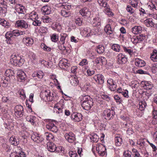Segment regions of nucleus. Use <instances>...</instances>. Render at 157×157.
Here are the masks:
<instances>
[{
	"label": "nucleus",
	"mask_w": 157,
	"mask_h": 157,
	"mask_svg": "<svg viewBox=\"0 0 157 157\" xmlns=\"http://www.w3.org/2000/svg\"><path fill=\"white\" fill-rule=\"evenodd\" d=\"M93 102L92 98L87 95L84 96L81 101V104L83 109L88 110L93 106Z\"/></svg>",
	"instance_id": "f257e3e1"
},
{
	"label": "nucleus",
	"mask_w": 157,
	"mask_h": 157,
	"mask_svg": "<svg viewBox=\"0 0 157 157\" xmlns=\"http://www.w3.org/2000/svg\"><path fill=\"white\" fill-rule=\"evenodd\" d=\"M10 62L14 66L20 67L24 63V60L17 55L12 54L11 56Z\"/></svg>",
	"instance_id": "f03ea898"
},
{
	"label": "nucleus",
	"mask_w": 157,
	"mask_h": 157,
	"mask_svg": "<svg viewBox=\"0 0 157 157\" xmlns=\"http://www.w3.org/2000/svg\"><path fill=\"white\" fill-rule=\"evenodd\" d=\"M54 94L53 93L51 94L49 90H45L41 92L40 94V96L48 101H52L54 99Z\"/></svg>",
	"instance_id": "7ed1b4c3"
},
{
	"label": "nucleus",
	"mask_w": 157,
	"mask_h": 157,
	"mask_svg": "<svg viewBox=\"0 0 157 157\" xmlns=\"http://www.w3.org/2000/svg\"><path fill=\"white\" fill-rule=\"evenodd\" d=\"M55 124L56 123L54 121L52 120L49 121L47 123L46 127L52 132H56L58 131V128Z\"/></svg>",
	"instance_id": "20e7f679"
},
{
	"label": "nucleus",
	"mask_w": 157,
	"mask_h": 157,
	"mask_svg": "<svg viewBox=\"0 0 157 157\" xmlns=\"http://www.w3.org/2000/svg\"><path fill=\"white\" fill-rule=\"evenodd\" d=\"M96 149L99 154L101 156H104L106 154V148L102 144H97L96 147Z\"/></svg>",
	"instance_id": "39448f33"
},
{
	"label": "nucleus",
	"mask_w": 157,
	"mask_h": 157,
	"mask_svg": "<svg viewBox=\"0 0 157 157\" xmlns=\"http://www.w3.org/2000/svg\"><path fill=\"white\" fill-rule=\"evenodd\" d=\"M103 113L105 118L108 120H109L113 118L115 114V112L113 110H110L109 109L105 110Z\"/></svg>",
	"instance_id": "423d86ee"
},
{
	"label": "nucleus",
	"mask_w": 157,
	"mask_h": 157,
	"mask_svg": "<svg viewBox=\"0 0 157 157\" xmlns=\"http://www.w3.org/2000/svg\"><path fill=\"white\" fill-rule=\"evenodd\" d=\"M14 151L11 152L10 157H25L24 152L18 149H14Z\"/></svg>",
	"instance_id": "0eeeda50"
},
{
	"label": "nucleus",
	"mask_w": 157,
	"mask_h": 157,
	"mask_svg": "<svg viewBox=\"0 0 157 157\" xmlns=\"http://www.w3.org/2000/svg\"><path fill=\"white\" fill-rule=\"evenodd\" d=\"M14 114L16 116L21 117L23 115V108L21 105L16 106L14 109Z\"/></svg>",
	"instance_id": "6e6552de"
},
{
	"label": "nucleus",
	"mask_w": 157,
	"mask_h": 157,
	"mask_svg": "<svg viewBox=\"0 0 157 157\" xmlns=\"http://www.w3.org/2000/svg\"><path fill=\"white\" fill-rule=\"evenodd\" d=\"M71 118L73 121L78 122L82 120V115L80 113L74 112L71 114Z\"/></svg>",
	"instance_id": "1a4fd4ad"
},
{
	"label": "nucleus",
	"mask_w": 157,
	"mask_h": 157,
	"mask_svg": "<svg viewBox=\"0 0 157 157\" xmlns=\"http://www.w3.org/2000/svg\"><path fill=\"white\" fill-rule=\"evenodd\" d=\"M107 82V85L109 90L112 91L115 90L117 87L116 82L111 78L108 79Z\"/></svg>",
	"instance_id": "9d476101"
},
{
	"label": "nucleus",
	"mask_w": 157,
	"mask_h": 157,
	"mask_svg": "<svg viewBox=\"0 0 157 157\" xmlns=\"http://www.w3.org/2000/svg\"><path fill=\"white\" fill-rule=\"evenodd\" d=\"M64 137L67 141L71 143H73L75 139L74 134L71 132L66 133Z\"/></svg>",
	"instance_id": "9b49d317"
},
{
	"label": "nucleus",
	"mask_w": 157,
	"mask_h": 157,
	"mask_svg": "<svg viewBox=\"0 0 157 157\" xmlns=\"http://www.w3.org/2000/svg\"><path fill=\"white\" fill-rule=\"evenodd\" d=\"M117 63L119 64L125 63L127 61V58L122 53L119 54L117 56Z\"/></svg>",
	"instance_id": "f8f14e48"
},
{
	"label": "nucleus",
	"mask_w": 157,
	"mask_h": 157,
	"mask_svg": "<svg viewBox=\"0 0 157 157\" xmlns=\"http://www.w3.org/2000/svg\"><path fill=\"white\" fill-rule=\"evenodd\" d=\"M23 43L28 47H30L33 44L34 41L31 37H25L23 39Z\"/></svg>",
	"instance_id": "ddd939ff"
},
{
	"label": "nucleus",
	"mask_w": 157,
	"mask_h": 157,
	"mask_svg": "<svg viewBox=\"0 0 157 157\" xmlns=\"http://www.w3.org/2000/svg\"><path fill=\"white\" fill-rule=\"evenodd\" d=\"M6 38V41L8 44H11L13 43V40L15 38L11 33V32H7L5 35Z\"/></svg>",
	"instance_id": "4468645a"
},
{
	"label": "nucleus",
	"mask_w": 157,
	"mask_h": 157,
	"mask_svg": "<svg viewBox=\"0 0 157 157\" xmlns=\"http://www.w3.org/2000/svg\"><path fill=\"white\" fill-rule=\"evenodd\" d=\"M96 82L99 84H102L104 82L103 76L101 74H97L93 77Z\"/></svg>",
	"instance_id": "2eb2a0df"
},
{
	"label": "nucleus",
	"mask_w": 157,
	"mask_h": 157,
	"mask_svg": "<svg viewBox=\"0 0 157 157\" xmlns=\"http://www.w3.org/2000/svg\"><path fill=\"white\" fill-rule=\"evenodd\" d=\"M31 138L34 142L37 143L42 142L44 140L43 137L41 136H39L36 133L32 134Z\"/></svg>",
	"instance_id": "dca6fc26"
},
{
	"label": "nucleus",
	"mask_w": 157,
	"mask_h": 157,
	"mask_svg": "<svg viewBox=\"0 0 157 157\" xmlns=\"http://www.w3.org/2000/svg\"><path fill=\"white\" fill-rule=\"evenodd\" d=\"M15 25L19 28L26 29L28 27V24L27 23L23 20L17 21Z\"/></svg>",
	"instance_id": "f3484780"
},
{
	"label": "nucleus",
	"mask_w": 157,
	"mask_h": 157,
	"mask_svg": "<svg viewBox=\"0 0 157 157\" xmlns=\"http://www.w3.org/2000/svg\"><path fill=\"white\" fill-rule=\"evenodd\" d=\"M26 75L25 72L22 70H19L17 73V78L18 81L22 82L24 81Z\"/></svg>",
	"instance_id": "a211bd4d"
},
{
	"label": "nucleus",
	"mask_w": 157,
	"mask_h": 157,
	"mask_svg": "<svg viewBox=\"0 0 157 157\" xmlns=\"http://www.w3.org/2000/svg\"><path fill=\"white\" fill-rule=\"evenodd\" d=\"M141 84L144 88L147 90L151 89L153 86V84L150 82L143 81Z\"/></svg>",
	"instance_id": "6ab92c4d"
},
{
	"label": "nucleus",
	"mask_w": 157,
	"mask_h": 157,
	"mask_svg": "<svg viewBox=\"0 0 157 157\" xmlns=\"http://www.w3.org/2000/svg\"><path fill=\"white\" fill-rule=\"evenodd\" d=\"M47 149L48 151L51 152H54L56 151L57 152V147L56 145L53 143L51 142H48L47 144Z\"/></svg>",
	"instance_id": "aec40b11"
},
{
	"label": "nucleus",
	"mask_w": 157,
	"mask_h": 157,
	"mask_svg": "<svg viewBox=\"0 0 157 157\" xmlns=\"http://www.w3.org/2000/svg\"><path fill=\"white\" fill-rule=\"evenodd\" d=\"M135 65L139 67H144L146 64V63L144 60L139 58L135 59Z\"/></svg>",
	"instance_id": "412c9836"
},
{
	"label": "nucleus",
	"mask_w": 157,
	"mask_h": 157,
	"mask_svg": "<svg viewBox=\"0 0 157 157\" xmlns=\"http://www.w3.org/2000/svg\"><path fill=\"white\" fill-rule=\"evenodd\" d=\"M131 31L134 34L140 33L142 31V28L140 26H135L132 28Z\"/></svg>",
	"instance_id": "4be33fe9"
},
{
	"label": "nucleus",
	"mask_w": 157,
	"mask_h": 157,
	"mask_svg": "<svg viewBox=\"0 0 157 157\" xmlns=\"http://www.w3.org/2000/svg\"><path fill=\"white\" fill-rule=\"evenodd\" d=\"M107 0H98V2L99 4V5L104 8H102L104 10H106V9H110V8L109 7V6L107 5L106 2V1Z\"/></svg>",
	"instance_id": "5701e85b"
},
{
	"label": "nucleus",
	"mask_w": 157,
	"mask_h": 157,
	"mask_svg": "<svg viewBox=\"0 0 157 157\" xmlns=\"http://www.w3.org/2000/svg\"><path fill=\"white\" fill-rule=\"evenodd\" d=\"M70 81L71 85L73 86H77L79 83L78 78L74 76L71 77L70 78Z\"/></svg>",
	"instance_id": "b1692460"
},
{
	"label": "nucleus",
	"mask_w": 157,
	"mask_h": 157,
	"mask_svg": "<svg viewBox=\"0 0 157 157\" xmlns=\"http://www.w3.org/2000/svg\"><path fill=\"white\" fill-rule=\"evenodd\" d=\"M144 23L147 27H153L155 25V23L153 21V19L151 18L147 19L144 21Z\"/></svg>",
	"instance_id": "393cba45"
},
{
	"label": "nucleus",
	"mask_w": 157,
	"mask_h": 157,
	"mask_svg": "<svg viewBox=\"0 0 157 157\" xmlns=\"http://www.w3.org/2000/svg\"><path fill=\"white\" fill-rule=\"evenodd\" d=\"M0 24L6 28H8L10 27V24L4 19L0 18Z\"/></svg>",
	"instance_id": "a878e982"
},
{
	"label": "nucleus",
	"mask_w": 157,
	"mask_h": 157,
	"mask_svg": "<svg viewBox=\"0 0 157 157\" xmlns=\"http://www.w3.org/2000/svg\"><path fill=\"white\" fill-rule=\"evenodd\" d=\"M112 27L109 25V24H107L105 26L104 29L105 31L107 34H111L113 33V30Z\"/></svg>",
	"instance_id": "bb28decb"
},
{
	"label": "nucleus",
	"mask_w": 157,
	"mask_h": 157,
	"mask_svg": "<svg viewBox=\"0 0 157 157\" xmlns=\"http://www.w3.org/2000/svg\"><path fill=\"white\" fill-rule=\"evenodd\" d=\"M9 141L11 144L14 146L17 145L19 143V140L13 136H12L9 139Z\"/></svg>",
	"instance_id": "cd10ccee"
},
{
	"label": "nucleus",
	"mask_w": 157,
	"mask_h": 157,
	"mask_svg": "<svg viewBox=\"0 0 157 157\" xmlns=\"http://www.w3.org/2000/svg\"><path fill=\"white\" fill-rule=\"evenodd\" d=\"M36 118V117L33 116H27L26 118V120L30 122L33 125H36V124L35 121V119Z\"/></svg>",
	"instance_id": "c85d7f7f"
},
{
	"label": "nucleus",
	"mask_w": 157,
	"mask_h": 157,
	"mask_svg": "<svg viewBox=\"0 0 157 157\" xmlns=\"http://www.w3.org/2000/svg\"><path fill=\"white\" fill-rule=\"evenodd\" d=\"M44 75V73L41 71H39L37 72H35L32 75L33 77H37L39 78H42Z\"/></svg>",
	"instance_id": "c756f323"
},
{
	"label": "nucleus",
	"mask_w": 157,
	"mask_h": 157,
	"mask_svg": "<svg viewBox=\"0 0 157 157\" xmlns=\"http://www.w3.org/2000/svg\"><path fill=\"white\" fill-rule=\"evenodd\" d=\"M150 58L153 62H157V50L154 49L153 51Z\"/></svg>",
	"instance_id": "7c9ffc66"
},
{
	"label": "nucleus",
	"mask_w": 157,
	"mask_h": 157,
	"mask_svg": "<svg viewBox=\"0 0 157 157\" xmlns=\"http://www.w3.org/2000/svg\"><path fill=\"white\" fill-rule=\"evenodd\" d=\"M90 32V29L89 27L84 28L83 30L81 32L82 35L84 36H90L89 33Z\"/></svg>",
	"instance_id": "2f4dec72"
},
{
	"label": "nucleus",
	"mask_w": 157,
	"mask_h": 157,
	"mask_svg": "<svg viewBox=\"0 0 157 157\" xmlns=\"http://www.w3.org/2000/svg\"><path fill=\"white\" fill-rule=\"evenodd\" d=\"M146 102L144 101L140 102L138 106V109L141 111L144 110L146 106Z\"/></svg>",
	"instance_id": "473e14b6"
},
{
	"label": "nucleus",
	"mask_w": 157,
	"mask_h": 157,
	"mask_svg": "<svg viewBox=\"0 0 157 157\" xmlns=\"http://www.w3.org/2000/svg\"><path fill=\"white\" fill-rule=\"evenodd\" d=\"M90 139L94 142H97L99 140V137L96 134L92 133L90 134Z\"/></svg>",
	"instance_id": "72a5a7b5"
},
{
	"label": "nucleus",
	"mask_w": 157,
	"mask_h": 157,
	"mask_svg": "<svg viewBox=\"0 0 157 157\" xmlns=\"http://www.w3.org/2000/svg\"><path fill=\"white\" fill-rule=\"evenodd\" d=\"M29 18L33 21L37 19L38 18V15L36 14V12L33 11L29 15Z\"/></svg>",
	"instance_id": "f704fd0d"
},
{
	"label": "nucleus",
	"mask_w": 157,
	"mask_h": 157,
	"mask_svg": "<svg viewBox=\"0 0 157 157\" xmlns=\"http://www.w3.org/2000/svg\"><path fill=\"white\" fill-rule=\"evenodd\" d=\"M79 13L83 16L90 17L91 16V12L89 10H79Z\"/></svg>",
	"instance_id": "c9c22d12"
},
{
	"label": "nucleus",
	"mask_w": 157,
	"mask_h": 157,
	"mask_svg": "<svg viewBox=\"0 0 157 157\" xmlns=\"http://www.w3.org/2000/svg\"><path fill=\"white\" fill-rule=\"evenodd\" d=\"M96 50L98 53L101 54L104 52L105 49L103 46L102 45H100L97 47Z\"/></svg>",
	"instance_id": "e433bc0d"
},
{
	"label": "nucleus",
	"mask_w": 157,
	"mask_h": 157,
	"mask_svg": "<svg viewBox=\"0 0 157 157\" xmlns=\"http://www.w3.org/2000/svg\"><path fill=\"white\" fill-rule=\"evenodd\" d=\"M52 29L54 30L57 31L59 32H60L62 28L61 25L59 23H56L54 24L52 27Z\"/></svg>",
	"instance_id": "4c0bfd02"
},
{
	"label": "nucleus",
	"mask_w": 157,
	"mask_h": 157,
	"mask_svg": "<svg viewBox=\"0 0 157 157\" xmlns=\"http://www.w3.org/2000/svg\"><path fill=\"white\" fill-rule=\"evenodd\" d=\"M59 64L60 66H64L65 67L68 66L70 65L67 60L65 59H62L60 62Z\"/></svg>",
	"instance_id": "58836bf2"
},
{
	"label": "nucleus",
	"mask_w": 157,
	"mask_h": 157,
	"mask_svg": "<svg viewBox=\"0 0 157 157\" xmlns=\"http://www.w3.org/2000/svg\"><path fill=\"white\" fill-rule=\"evenodd\" d=\"M93 24L94 26H98L101 25V20L98 18H94L93 19Z\"/></svg>",
	"instance_id": "ea45409f"
},
{
	"label": "nucleus",
	"mask_w": 157,
	"mask_h": 157,
	"mask_svg": "<svg viewBox=\"0 0 157 157\" xmlns=\"http://www.w3.org/2000/svg\"><path fill=\"white\" fill-rule=\"evenodd\" d=\"M44 136L46 139L49 141H51L53 140L54 138V136L50 133L46 132L44 133Z\"/></svg>",
	"instance_id": "a19ab883"
},
{
	"label": "nucleus",
	"mask_w": 157,
	"mask_h": 157,
	"mask_svg": "<svg viewBox=\"0 0 157 157\" xmlns=\"http://www.w3.org/2000/svg\"><path fill=\"white\" fill-rule=\"evenodd\" d=\"M64 101L63 100H61L58 103L55 105L54 106V109L56 110V108H64V104H63Z\"/></svg>",
	"instance_id": "79ce46f5"
},
{
	"label": "nucleus",
	"mask_w": 157,
	"mask_h": 157,
	"mask_svg": "<svg viewBox=\"0 0 157 157\" xmlns=\"http://www.w3.org/2000/svg\"><path fill=\"white\" fill-rule=\"evenodd\" d=\"M99 31L97 29H93L91 30L90 29L89 35L90 36L92 35H98L99 34Z\"/></svg>",
	"instance_id": "37998d69"
},
{
	"label": "nucleus",
	"mask_w": 157,
	"mask_h": 157,
	"mask_svg": "<svg viewBox=\"0 0 157 157\" xmlns=\"http://www.w3.org/2000/svg\"><path fill=\"white\" fill-rule=\"evenodd\" d=\"M0 10H4L7 8V6L5 4L4 0H0Z\"/></svg>",
	"instance_id": "c03bdc74"
},
{
	"label": "nucleus",
	"mask_w": 157,
	"mask_h": 157,
	"mask_svg": "<svg viewBox=\"0 0 157 157\" xmlns=\"http://www.w3.org/2000/svg\"><path fill=\"white\" fill-rule=\"evenodd\" d=\"M122 142L121 138L116 136L115 138V144L117 146H120Z\"/></svg>",
	"instance_id": "a18cd8bd"
},
{
	"label": "nucleus",
	"mask_w": 157,
	"mask_h": 157,
	"mask_svg": "<svg viewBox=\"0 0 157 157\" xmlns=\"http://www.w3.org/2000/svg\"><path fill=\"white\" fill-rule=\"evenodd\" d=\"M61 15L65 17H67L70 15L71 12L69 10H61Z\"/></svg>",
	"instance_id": "49530a36"
},
{
	"label": "nucleus",
	"mask_w": 157,
	"mask_h": 157,
	"mask_svg": "<svg viewBox=\"0 0 157 157\" xmlns=\"http://www.w3.org/2000/svg\"><path fill=\"white\" fill-rule=\"evenodd\" d=\"M61 38L60 41L62 44H63L65 42L66 37L67 36V35L66 33H61L60 34Z\"/></svg>",
	"instance_id": "de8ad7c7"
},
{
	"label": "nucleus",
	"mask_w": 157,
	"mask_h": 157,
	"mask_svg": "<svg viewBox=\"0 0 157 157\" xmlns=\"http://www.w3.org/2000/svg\"><path fill=\"white\" fill-rule=\"evenodd\" d=\"M58 7L61 10L64 9L67 10H70V9H72L71 5H62L60 4L59 5Z\"/></svg>",
	"instance_id": "09e8293b"
},
{
	"label": "nucleus",
	"mask_w": 157,
	"mask_h": 157,
	"mask_svg": "<svg viewBox=\"0 0 157 157\" xmlns=\"http://www.w3.org/2000/svg\"><path fill=\"white\" fill-rule=\"evenodd\" d=\"M5 75L7 77H13L14 75V73L13 71L11 69L7 70L5 72Z\"/></svg>",
	"instance_id": "8fccbe9b"
},
{
	"label": "nucleus",
	"mask_w": 157,
	"mask_h": 157,
	"mask_svg": "<svg viewBox=\"0 0 157 157\" xmlns=\"http://www.w3.org/2000/svg\"><path fill=\"white\" fill-rule=\"evenodd\" d=\"M123 49L124 51L126 53L128 54L130 56H132L133 53V50L129 48H126L125 47H123Z\"/></svg>",
	"instance_id": "3c124183"
},
{
	"label": "nucleus",
	"mask_w": 157,
	"mask_h": 157,
	"mask_svg": "<svg viewBox=\"0 0 157 157\" xmlns=\"http://www.w3.org/2000/svg\"><path fill=\"white\" fill-rule=\"evenodd\" d=\"M112 49L117 52H119L120 50V46L117 44H114L112 46Z\"/></svg>",
	"instance_id": "603ef678"
},
{
	"label": "nucleus",
	"mask_w": 157,
	"mask_h": 157,
	"mask_svg": "<svg viewBox=\"0 0 157 157\" xmlns=\"http://www.w3.org/2000/svg\"><path fill=\"white\" fill-rule=\"evenodd\" d=\"M59 39V36L58 34L56 33H54L52 34L51 36V40L52 42H56Z\"/></svg>",
	"instance_id": "864d4df0"
},
{
	"label": "nucleus",
	"mask_w": 157,
	"mask_h": 157,
	"mask_svg": "<svg viewBox=\"0 0 157 157\" xmlns=\"http://www.w3.org/2000/svg\"><path fill=\"white\" fill-rule=\"evenodd\" d=\"M85 67L86 69H87L86 72L88 76H91L94 74L95 72L94 71L88 69V67L86 66Z\"/></svg>",
	"instance_id": "5fc2aeb1"
},
{
	"label": "nucleus",
	"mask_w": 157,
	"mask_h": 157,
	"mask_svg": "<svg viewBox=\"0 0 157 157\" xmlns=\"http://www.w3.org/2000/svg\"><path fill=\"white\" fill-rule=\"evenodd\" d=\"M40 46L41 48L45 51L50 52L51 50V49L50 47L47 46L43 43L41 44Z\"/></svg>",
	"instance_id": "6e6d98bb"
},
{
	"label": "nucleus",
	"mask_w": 157,
	"mask_h": 157,
	"mask_svg": "<svg viewBox=\"0 0 157 157\" xmlns=\"http://www.w3.org/2000/svg\"><path fill=\"white\" fill-rule=\"evenodd\" d=\"M29 58L32 61L35 60L36 58V56L35 54L33 52L29 51L28 54Z\"/></svg>",
	"instance_id": "4d7b16f0"
},
{
	"label": "nucleus",
	"mask_w": 157,
	"mask_h": 157,
	"mask_svg": "<svg viewBox=\"0 0 157 157\" xmlns=\"http://www.w3.org/2000/svg\"><path fill=\"white\" fill-rule=\"evenodd\" d=\"M114 98L116 102L120 104L121 103L122 100L121 98L117 95H115L114 96Z\"/></svg>",
	"instance_id": "13d9d810"
},
{
	"label": "nucleus",
	"mask_w": 157,
	"mask_h": 157,
	"mask_svg": "<svg viewBox=\"0 0 157 157\" xmlns=\"http://www.w3.org/2000/svg\"><path fill=\"white\" fill-rule=\"evenodd\" d=\"M129 37L131 38V41L134 44H136L139 43L136 36H134L131 37V35H129Z\"/></svg>",
	"instance_id": "bf43d9fd"
},
{
	"label": "nucleus",
	"mask_w": 157,
	"mask_h": 157,
	"mask_svg": "<svg viewBox=\"0 0 157 157\" xmlns=\"http://www.w3.org/2000/svg\"><path fill=\"white\" fill-rule=\"evenodd\" d=\"M151 70L154 73L157 72V63H154L152 64Z\"/></svg>",
	"instance_id": "052dcab7"
},
{
	"label": "nucleus",
	"mask_w": 157,
	"mask_h": 157,
	"mask_svg": "<svg viewBox=\"0 0 157 157\" xmlns=\"http://www.w3.org/2000/svg\"><path fill=\"white\" fill-rule=\"evenodd\" d=\"M137 144L140 146V148H143L144 146L145 141L143 140H140L137 142Z\"/></svg>",
	"instance_id": "680f3d73"
},
{
	"label": "nucleus",
	"mask_w": 157,
	"mask_h": 157,
	"mask_svg": "<svg viewBox=\"0 0 157 157\" xmlns=\"http://www.w3.org/2000/svg\"><path fill=\"white\" fill-rule=\"evenodd\" d=\"M43 21L44 23H48L51 21V19L49 17L44 16L42 17Z\"/></svg>",
	"instance_id": "e2e57ef3"
},
{
	"label": "nucleus",
	"mask_w": 157,
	"mask_h": 157,
	"mask_svg": "<svg viewBox=\"0 0 157 157\" xmlns=\"http://www.w3.org/2000/svg\"><path fill=\"white\" fill-rule=\"evenodd\" d=\"M136 36L139 43L143 41L145 38V36L142 34Z\"/></svg>",
	"instance_id": "0e129e2a"
},
{
	"label": "nucleus",
	"mask_w": 157,
	"mask_h": 157,
	"mask_svg": "<svg viewBox=\"0 0 157 157\" xmlns=\"http://www.w3.org/2000/svg\"><path fill=\"white\" fill-rule=\"evenodd\" d=\"M2 147L6 151H8L10 150L9 146L6 143H4L2 144Z\"/></svg>",
	"instance_id": "69168bd1"
},
{
	"label": "nucleus",
	"mask_w": 157,
	"mask_h": 157,
	"mask_svg": "<svg viewBox=\"0 0 157 157\" xmlns=\"http://www.w3.org/2000/svg\"><path fill=\"white\" fill-rule=\"evenodd\" d=\"M33 25L36 26H39L41 24V22L40 21L38 20L37 19L33 21Z\"/></svg>",
	"instance_id": "338daca9"
},
{
	"label": "nucleus",
	"mask_w": 157,
	"mask_h": 157,
	"mask_svg": "<svg viewBox=\"0 0 157 157\" xmlns=\"http://www.w3.org/2000/svg\"><path fill=\"white\" fill-rule=\"evenodd\" d=\"M68 154L70 157H78V155L74 151H70L69 152Z\"/></svg>",
	"instance_id": "774afa93"
}]
</instances>
